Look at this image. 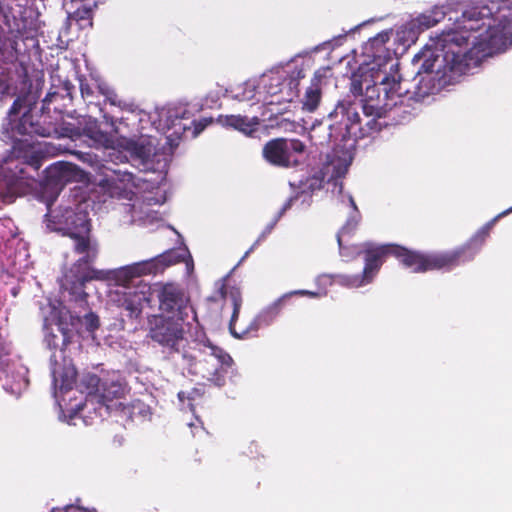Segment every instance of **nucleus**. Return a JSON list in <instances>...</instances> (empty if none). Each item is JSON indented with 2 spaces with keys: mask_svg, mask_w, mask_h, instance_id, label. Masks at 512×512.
Returning a JSON list of instances; mask_svg holds the SVG:
<instances>
[{
  "mask_svg": "<svg viewBox=\"0 0 512 512\" xmlns=\"http://www.w3.org/2000/svg\"><path fill=\"white\" fill-rule=\"evenodd\" d=\"M33 118H35V116L30 110H28L24 112L23 115L15 122H3L1 129L2 137H5L7 140H13V138L17 135L32 136L29 126L30 123H33Z\"/></svg>",
  "mask_w": 512,
  "mask_h": 512,
  "instance_id": "22",
  "label": "nucleus"
},
{
  "mask_svg": "<svg viewBox=\"0 0 512 512\" xmlns=\"http://www.w3.org/2000/svg\"><path fill=\"white\" fill-rule=\"evenodd\" d=\"M153 144L149 139L140 138L138 140L129 139L126 141L125 149L135 158L146 162L153 154Z\"/></svg>",
  "mask_w": 512,
  "mask_h": 512,
  "instance_id": "25",
  "label": "nucleus"
},
{
  "mask_svg": "<svg viewBox=\"0 0 512 512\" xmlns=\"http://www.w3.org/2000/svg\"><path fill=\"white\" fill-rule=\"evenodd\" d=\"M204 127H205L204 125H201V127H200V128H198V127L196 126V131H197V132H199V131L203 130V129H204Z\"/></svg>",
  "mask_w": 512,
  "mask_h": 512,
  "instance_id": "47",
  "label": "nucleus"
},
{
  "mask_svg": "<svg viewBox=\"0 0 512 512\" xmlns=\"http://www.w3.org/2000/svg\"><path fill=\"white\" fill-rule=\"evenodd\" d=\"M304 77L303 70L298 68L292 71H277L268 77L265 90L270 96H279L278 103L289 102L297 96L299 81Z\"/></svg>",
  "mask_w": 512,
  "mask_h": 512,
  "instance_id": "12",
  "label": "nucleus"
},
{
  "mask_svg": "<svg viewBox=\"0 0 512 512\" xmlns=\"http://www.w3.org/2000/svg\"><path fill=\"white\" fill-rule=\"evenodd\" d=\"M148 265L149 263L142 261L115 270H98L104 274L99 281L114 280L118 285L126 286L133 278L150 274Z\"/></svg>",
  "mask_w": 512,
  "mask_h": 512,
  "instance_id": "17",
  "label": "nucleus"
},
{
  "mask_svg": "<svg viewBox=\"0 0 512 512\" xmlns=\"http://www.w3.org/2000/svg\"><path fill=\"white\" fill-rule=\"evenodd\" d=\"M323 78L324 75L321 71L318 70L314 73L313 78L311 79V84L307 88L302 101L303 110L313 112L318 108L322 97L321 86Z\"/></svg>",
  "mask_w": 512,
  "mask_h": 512,
  "instance_id": "23",
  "label": "nucleus"
},
{
  "mask_svg": "<svg viewBox=\"0 0 512 512\" xmlns=\"http://www.w3.org/2000/svg\"><path fill=\"white\" fill-rule=\"evenodd\" d=\"M51 512H90L87 509L78 507V506H67L63 509L60 508H54Z\"/></svg>",
  "mask_w": 512,
  "mask_h": 512,
  "instance_id": "42",
  "label": "nucleus"
},
{
  "mask_svg": "<svg viewBox=\"0 0 512 512\" xmlns=\"http://www.w3.org/2000/svg\"><path fill=\"white\" fill-rule=\"evenodd\" d=\"M264 159L270 164L278 167L290 166V155L288 154V140L276 138L268 141L262 151Z\"/></svg>",
  "mask_w": 512,
  "mask_h": 512,
  "instance_id": "18",
  "label": "nucleus"
},
{
  "mask_svg": "<svg viewBox=\"0 0 512 512\" xmlns=\"http://www.w3.org/2000/svg\"><path fill=\"white\" fill-rule=\"evenodd\" d=\"M81 134L89 138L96 147H109L112 144L111 136L100 129L96 119L84 118L80 123Z\"/></svg>",
  "mask_w": 512,
  "mask_h": 512,
  "instance_id": "19",
  "label": "nucleus"
},
{
  "mask_svg": "<svg viewBox=\"0 0 512 512\" xmlns=\"http://www.w3.org/2000/svg\"><path fill=\"white\" fill-rule=\"evenodd\" d=\"M179 321L164 315H152L148 318L149 337L170 352H179L184 340V330Z\"/></svg>",
  "mask_w": 512,
  "mask_h": 512,
  "instance_id": "11",
  "label": "nucleus"
},
{
  "mask_svg": "<svg viewBox=\"0 0 512 512\" xmlns=\"http://www.w3.org/2000/svg\"><path fill=\"white\" fill-rule=\"evenodd\" d=\"M224 125L239 130L246 135H250L257 130L259 120L257 117L249 119L242 115H227L224 119Z\"/></svg>",
  "mask_w": 512,
  "mask_h": 512,
  "instance_id": "26",
  "label": "nucleus"
},
{
  "mask_svg": "<svg viewBox=\"0 0 512 512\" xmlns=\"http://www.w3.org/2000/svg\"><path fill=\"white\" fill-rule=\"evenodd\" d=\"M342 248H344L343 251L341 249V246H339L340 255L346 258L347 260L357 257L362 253V249L360 248V246L350 245L348 239L342 240Z\"/></svg>",
  "mask_w": 512,
  "mask_h": 512,
  "instance_id": "37",
  "label": "nucleus"
},
{
  "mask_svg": "<svg viewBox=\"0 0 512 512\" xmlns=\"http://www.w3.org/2000/svg\"><path fill=\"white\" fill-rule=\"evenodd\" d=\"M125 396V386L118 381L103 382L99 394L96 395L97 402L105 406L107 410L121 409L128 407L120 401Z\"/></svg>",
  "mask_w": 512,
  "mask_h": 512,
  "instance_id": "16",
  "label": "nucleus"
},
{
  "mask_svg": "<svg viewBox=\"0 0 512 512\" xmlns=\"http://www.w3.org/2000/svg\"><path fill=\"white\" fill-rule=\"evenodd\" d=\"M348 167V162L340 158H333L324 166L323 170L325 175H329V180H332L344 177L348 171Z\"/></svg>",
  "mask_w": 512,
  "mask_h": 512,
  "instance_id": "31",
  "label": "nucleus"
},
{
  "mask_svg": "<svg viewBox=\"0 0 512 512\" xmlns=\"http://www.w3.org/2000/svg\"><path fill=\"white\" fill-rule=\"evenodd\" d=\"M5 142H9L3 137ZM12 142L11 149L7 152L0 165V197L4 203H12L19 196L27 184L28 176L21 162L33 150L34 146L28 140L17 139Z\"/></svg>",
  "mask_w": 512,
  "mask_h": 512,
  "instance_id": "6",
  "label": "nucleus"
},
{
  "mask_svg": "<svg viewBox=\"0 0 512 512\" xmlns=\"http://www.w3.org/2000/svg\"><path fill=\"white\" fill-rule=\"evenodd\" d=\"M48 184L63 187L68 183L78 181L82 177V170L73 163L58 161L45 169Z\"/></svg>",
  "mask_w": 512,
  "mask_h": 512,
  "instance_id": "14",
  "label": "nucleus"
},
{
  "mask_svg": "<svg viewBox=\"0 0 512 512\" xmlns=\"http://www.w3.org/2000/svg\"><path fill=\"white\" fill-rule=\"evenodd\" d=\"M378 78H373V85H367L364 98L362 99V110L365 118V124H362L360 114L352 105H338L335 108V115L341 114L346 117L344 122L346 134L355 139H362L374 132L381 130L379 118L390 117L396 122L408 121L412 113L409 105L402 100L407 90L401 87V76L395 74H385L377 83Z\"/></svg>",
  "mask_w": 512,
  "mask_h": 512,
  "instance_id": "1",
  "label": "nucleus"
},
{
  "mask_svg": "<svg viewBox=\"0 0 512 512\" xmlns=\"http://www.w3.org/2000/svg\"><path fill=\"white\" fill-rule=\"evenodd\" d=\"M62 335H63V341H62V349H65L70 343H71V335L68 329L62 328L61 329Z\"/></svg>",
  "mask_w": 512,
  "mask_h": 512,
  "instance_id": "43",
  "label": "nucleus"
},
{
  "mask_svg": "<svg viewBox=\"0 0 512 512\" xmlns=\"http://www.w3.org/2000/svg\"><path fill=\"white\" fill-rule=\"evenodd\" d=\"M108 100L110 101L111 104H115V101L111 98V97H108Z\"/></svg>",
  "mask_w": 512,
  "mask_h": 512,
  "instance_id": "48",
  "label": "nucleus"
},
{
  "mask_svg": "<svg viewBox=\"0 0 512 512\" xmlns=\"http://www.w3.org/2000/svg\"><path fill=\"white\" fill-rule=\"evenodd\" d=\"M371 73V70L369 67H367V64H360L358 69L352 73L351 76V83H350V92L354 96H360L363 95V84L365 83L366 86L370 85L368 80V73Z\"/></svg>",
  "mask_w": 512,
  "mask_h": 512,
  "instance_id": "27",
  "label": "nucleus"
},
{
  "mask_svg": "<svg viewBox=\"0 0 512 512\" xmlns=\"http://www.w3.org/2000/svg\"><path fill=\"white\" fill-rule=\"evenodd\" d=\"M198 346L193 353L184 352L182 355L187 361L189 372L218 387L224 386L227 375L234 373L233 358L224 349L210 342Z\"/></svg>",
  "mask_w": 512,
  "mask_h": 512,
  "instance_id": "5",
  "label": "nucleus"
},
{
  "mask_svg": "<svg viewBox=\"0 0 512 512\" xmlns=\"http://www.w3.org/2000/svg\"><path fill=\"white\" fill-rule=\"evenodd\" d=\"M491 14L488 6H473L462 11L461 19L456 18V29L442 32L437 45L440 53L432 54L425 59L421 70L428 74H434L433 80L440 86L452 85L465 74L472 57L468 50V36L464 33L478 31L483 23L481 21Z\"/></svg>",
  "mask_w": 512,
  "mask_h": 512,
  "instance_id": "2",
  "label": "nucleus"
},
{
  "mask_svg": "<svg viewBox=\"0 0 512 512\" xmlns=\"http://www.w3.org/2000/svg\"><path fill=\"white\" fill-rule=\"evenodd\" d=\"M57 338L56 335L50 334L48 336V345L51 349H56L58 347V343L55 341Z\"/></svg>",
  "mask_w": 512,
  "mask_h": 512,
  "instance_id": "45",
  "label": "nucleus"
},
{
  "mask_svg": "<svg viewBox=\"0 0 512 512\" xmlns=\"http://www.w3.org/2000/svg\"><path fill=\"white\" fill-rule=\"evenodd\" d=\"M510 211H512V208L508 209V210H505L503 212H501L500 214H498L496 217H494L492 220H490L488 223H486L474 236L473 240L475 242H480V243H483L485 241V239L488 237L492 227L494 226V224L496 223V221L498 219H500L501 217L507 215Z\"/></svg>",
  "mask_w": 512,
  "mask_h": 512,
  "instance_id": "33",
  "label": "nucleus"
},
{
  "mask_svg": "<svg viewBox=\"0 0 512 512\" xmlns=\"http://www.w3.org/2000/svg\"><path fill=\"white\" fill-rule=\"evenodd\" d=\"M305 150V145L302 141L298 139H292L288 141V154L293 151L295 153H302Z\"/></svg>",
  "mask_w": 512,
  "mask_h": 512,
  "instance_id": "41",
  "label": "nucleus"
},
{
  "mask_svg": "<svg viewBox=\"0 0 512 512\" xmlns=\"http://www.w3.org/2000/svg\"><path fill=\"white\" fill-rule=\"evenodd\" d=\"M150 301L147 291L142 289H129L118 294V307L125 311L129 321L140 319L144 304Z\"/></svg>",
  "mask_w": 512,
  "mask_h": 512,
  "instance_id": "15",
  "label": "nucleus"
},
{
  "mask_svg": "<svg viewBox=\"0 0 512 512\" xmlns=\"http://www.w3.org/2000/svg\"><path fill=\"white\" fill-rule=\"evenodd\" d=\"M393 67H397V64H391L390 70H392Z\"/></svg>",
  "mask_w": 512,
  "mask_h": 512,
  "instance_id": "49",
  "label": "nucleus"
},
{
  "mask_svg": "<svg viewBox=\"0 0 512 512\" xmlns=\"http://www.w3.org/2000/svg\"><path fill=\"white\" fill-rule=\"evenodd\" d=\"M357 225L358 220H356L353 217L349 218L337 233L338 246H341L342 251L344 250V248H342V240L346 239V237L351 236L356 230Z\"/></svg>",
  "mask_w": 512,
  "mask_h": 512,
  "instance_id": "34",
  "label": "nucleus"
},
{
  "mask_svg": "<svg viewBox=\"0 0 512 512\" xmlns=\"http://www.w3.org/2000/svg\"><path fill=\"white\" fill-rule=\"evenodd\" d=\"M0 369L5 373L6 378L11 379L12 387L16 386L17 389H21L23 386H27L28 370L24 366L14 362H6L5 359Z\"/></svg>",
  "mask_w": 512,
  "mask_h": 512,
  "instance_id": "24",
  "label": "nucleus"
},
{
  "mask_svg": "<svg viewBox=\"0 0 512 512\" xmlns=\"http://www.w3.org/2000/svg\"><path fill=\"white\" fill-rule=\"evenodd\" d=\"M86 203H78L74 207L64 208L56 215V230L63 236L73 240V251L81 255L77 265L81 263H94L99 254V245L91 237V220Z\"/></svg>",
  "mask_w": 512,
  "mask_h": 512,
  "instance_id": "4",
  "label": "nucleus"
},
{
  "mask_svg": "<svg viewBox=\"0 0 512 512\" xmlns=\"http://www.w3.org/2000/svg\"><path fill=\"white\" fill-rule=\"evenodd\" d=\"M350 202H351L353 208L356 210L357 207H356V204H355V202H354V200L352 198H350Z\"/></svg>",
  "mask_w": 512,
  "mask_h": 512,
  "instance_id": "46",
  "label": "nucleus"
},
{
  "mask_svg": "<svg viewBox=\"0 0 512 512\" xmlns=\"http://www.w3.org/2000/svg\"><path fill=\"white\" fill-rule=\"evenodd\" d=\"M392 256L414 273L452 269L473 258L470 248L466 246L441 253L425 254L397 244H392Z\"/></svg>",
  "mask_w": 512,
  "mask_h": 512,
  "instance_id": "7",
  "label": "nucleus"
},
{
  "mask_svg": "<svg viewBox=\"0 0 512 512\" xmlns=\"http://www.w3.org/2000/svg\"><path fill=\"white\" fill-rule=\"evenodd\" d=\"M390 40V32L382 31L375 37L370 38L363 47V56L365 60L362 64H367L370 68L372 78H379L378 74L384 66L392 61V51L386 44Z\"/></svg>",
  "mask_w": 512,
  "mask_h": 512,
  "instance_id": "13",
  "label": "nucleus"
},
{
  "mask_svg": "<svg viewBox=\"0 0 512 512\" xmlns=\"http://www.w3.org/2000/svg\"><path fill=\"white\" fill-rule=\"evenodd\" d=\"M446 14L447 11L444 6L436 5L432 9L425 11L412 19L409 25L412 30L416 29L418 32H423L442 21Z\"/></svg>",
  "mask_w": 512,
  "mask_h": 512,
  "instance_id": "21",
  "label": "nucleus"
},
{
  "mask_svg": "<svg viewBox=\"0 0 512 512\" xmlns=\"http://www.w3.org/2000/svg\"><path fill=\"white\" fill-rule=\"evenodd\" d=\"M84 325L89 332H94L100 326L99 317L93 313L89 312L84 316Z\"/></svg>",
  "mask_w": 512,
  "mask_h": 512,
  "instance_id": "40",
  "label": "nucleus"
},
{
  "mask_svg": "<svg viewBox=\"0 0 512 512\" xmlns=\"http://www.w3.org/2000/svg\"><path fill=\"white\" fill-rule=\"evenodd\" d=\"M186 253L187 251L185 250L169 249L154 258L146 260L145 262L149 263L148 268L150 274H156L169 266L183 262L185 260Z\"/></svg>",
  "mask_w": 512,
  "mask_h": 512,
  "instance_id": "20",
  "label": "nucleus"
},
{
  "mask_svg": "<svg viewBox=\"0 0 512 512\" xmlns=\"http://www.w3.org/2000/svg\"><path fill=\"white\" fill-rule=\"evenodd\" d=\"M364 268L360 274H339L337 282L347 288H360L373 282L388 256H392V244L374 245L368 243L362 250Z\"/></svg>",
  "mask_w": 512,
  "mask_h": 512,
  "instance_id": "8",
  "label": "nucleus"
},
{
  "mask_svg": "<svg viewBox=\"0 0 512 512\" xmlns=\"http://www.w3.org/2000/svg\"><path fill=\"white\" fill-rule=\"evenodd\" d=\"M62 378V388L65 390H71L73 386L76 384L77 380V371L74 366H69L65 368L63 374H61Z\"/></svg>",
  "mask_w": 512,
  "mask_h": 512,
  "instance_id": "35",
  "label": "nucleus"
},
{
  "mask_svg": "<svg viewBox=\"0 0 512 512\" xmlns=\"http://www.w3.org/2000/svg\"><path fill=\"white\" fill-rule=\"evenodd\" d=\"M36 117L39 118L38 116ZM29 129L32 135L41 137H49L53 131V128L50 125H44L40 123L39 119L35 118H33V123H30Z\"/></svg>",
  "mask_w": 512,
  "mask_h": 512,
  "instance_id": "36",
  "label": "nucleus"
},
{
  "mask_svg": "<svg viewBox=\"0 0 512 512\" xmlns=\"http://www.w3.org/2000/svg\"><path fill=\"white\" fill-rule=\"evenodd\" d=\"M79 87L81 96L87 105L98 104V101H96L98 93H102L99 85L96 83H89L86 78H80Z\"/></svg>",
  "mask_w": 512,
  "mask_h": 512,
  "instance_id": "30",
  "label": "nucleus"
},
{
  "mask_svg": "<svg viewBox=\"0 0 512 512\" xmlns=\"http://www.w3.org/2000/svg\"><path fill=\"white\" fill-rule=\"evenodd\" d=\"M154 292L159 303L161 315L184 321L188 316L189 297L184 289L176 283H159Z\"/></svg>",
  "mask_w": 512,
  "mask_h": 512,
  "instance_id": "9",
  "label": "nucleus"
},
{
  "mask_svg": "<svg viewBox=\"0 0 512 512\" xmlns=\"http://www.w3.org/2000/svg\"><path fill=\"white\" fill-rule=\"evenodd\" d=\"M68 21L75 22L80 29L91 28L93 26V10L91 7L82 5L74 12L68 14Z\"/></svg>",
  "mask_w": 512,
  "mask_h": 512,
  "instance_id": "28",
  "label": "nucleus"
},
{
  "mask_svg": "<svg viewBox=\"0 0 512 512\" xmlns=\"http://www.w3.org/2000/svg\"><path fill=\"white\" fill-rule=\"evenodd\" d=\"M225 281L226 279L224 278L218 288V293L222 299L229 298L232 302L233 312L229 322V330L237 339L256 337L260 328L270 325L280 315L292 295L316 296V293L307 290L292 291L281 296L256 315L249 323H243L242 321L238 324V317L242 306V293L238 287H228Z\"/></svg>",
  "mask_w": 512,
  "mask_h": 512,
  "instance_id": "3",
  "label": "nucleus"
},
{
  "mask_svg": "<svg viewBox=\"0 0 512 512\" xmlns=\"http://www.w3.org/2000/svg\"><path fill=\"white\" fill-rule=\"evenodd\" d=\"M92 264L81 263V265L76 266V260L69 273L64 276L62 287L68 291L70 301L75 302L81 308H85L88 304V293L85 292L86 283L92 280L99 281L104 277V274L98 272V269L91 267Z\"/></svg>",
  "mask_w": 512,
  "mask_h": 512,
  "instance_id": "10",
  "label": "nucleus"
},
{
  "mask_svg": "<svg viewBox=\"0 0 512 512\" xmlns=\"http://www.w3.org/2000/svg\"><path fill=\"white\" fill-rule=\"evenodd\" d=\"M44 159V152L33 148V150L28 154V156L21 162V165L22 167H24V165H28L35 171H38L41 168Z\"/></svg>",
  "mask_w": 512,
  "mask_h": 512,
  "instance_id": "32",
  "label": "nucleus"
},
{
  "mask_svg": "<svg viewBox=\"0 0 512 512\" xmlns=\"http://www.w3.org/2000/svg\"><path fill=\"white\" fill-rule=\"evenodd\" d=\"M26 103V99L24 97H21V96H18L12 106L10 107L8 113H7V116L6 118L4 119L3 122H7V121H13L15 122L17 119V116L19 115L21 109L24 107Z\"/></svg>",
  "mask_w": 512,
  "mask_h": 512,
  "instance_id": "38",
  "label": "nucleus"
},
{
  "mask_svg": "<svg viewBox=\"0 0 512 512\" xmlns=\"http://www.w3.org/2000/svg\"><path fill=\"white\" fill-rule=\"evenodd\" d=\"M297 200V196H293V197H290L286 200V202L284 203V205L282 206V208L280 209V211L277 213V215L275 216V218L273 219L272 223L267 227L266 231L267 233H269L273 228L274 226L276 225V223L279 221V219L283 216V214L289 210L294 201Z\"/></svg>",
  "mask_w": 512,
  "mask_h": 512,
  "instance_id": "39",
  "label": "nucleus"
},
{
  "mask_svg": "<svg viewBox=\"0 0 512 512\" xmlns=\"http://www.w3.org/2000/svg\"><path fill=\"white\" fill-rule=\"evenodd\" d=\"M194 394H198V390L197 389H194L191 393H189L187 396H186V393L183 392V391H180L178 393V397L180 400H183L185 397L189 400H193L194 399Z\"/></svg>",
  "mask_w": 512,
  "mask_h": 512,
  "instance_id": "44",
  "label": "nucleus"
},
{
  "mask_svg": "<svg viewBox=\"0 0 512 512\" xmlns=\"http://www.w3.org/2000/svg\"><path fill=\"white\" fill-rule=\"evenodd\" d=\"M101 379L93 373L84 374L78 385L81 392L87 393L88 397L96 398L101 389Z\"/></svg>",
  "mask_w": 512,
  "mask_h": 512,
  "instance_id": "29",
  "label": "nucleus"
}]
</instances>
